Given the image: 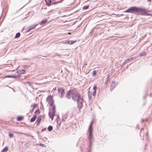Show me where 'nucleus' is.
<instances>
[{
  "label": "nucleus",
  "mask_w": 152,
  "mask_h": 152,
  "mask_svg": "<svg viewBox=\"0 0 152 152\" xmlns=\"http://www.w3.org/2000/svg\"><path fill=\"white\" fill-rule=\"evenodd\" d=\"M67 98L70 99L71 97L75 101L77 102L78 107L79 109L83 106V99L81 97L80 94L75 90H70L68 91L66 96Z\"/></svg>",
  "instance_id": "nucleus-1"
},
{
  "label": "nucleus",
  "mask_w": 152,
  "mask_h": 152,
  "mask_svg": "<svg viewBox=\"0 0 152 152\" xmlns=\"http://www.w3.org/2000/svg\"><path fill=\"white\" fill-rule=\"evenodd\" d=\"M150 12L147 9L143 8L138 7L137 12L138 14L145 15H152L149 13Z\"/></svg>",
  "instance_id": "nucleus-2"
},
{
  "label": "nucleus",
  "mask_w": 152,
  "mask_h": 152,
  "mask_svg": "<svg viewBox=\"0 0 152 152\" xmlns=\"http://www.w3.org/2000/svg\"><path fill=\"white\" fill-rule=\"evenodd\" d=\"M94 122V120H93L91 123L90 125L89 126L88 130L89 131V135L88 137L89 140L91 141L93 139V135L92 134V131L93 130V128L92 125L93 124Z\"/></svg>",
  "instance_id": "nucleus-3"
},
{
  "label": "nucleus",
  "mask_w": 152,
  "mask_h": 152,
  "mask_svg": "<svg viewBox=\"0 0 152 152\" xmlns=\"http://www.w3.org/2000/svg\"><path fill=\"white\" fill-rule=\"evenodd\" d=\"M137 10L138 7H131L129 9L125 11L124 12H129L132 13H137Z\"/></svg>",
  "instance_id": "nucleus-4"
},
{
  "label": "nucleus",
  "mask_w": 152,
  "mask_h": 152,
  "mask_svg": "<svg viewBox=\"0 0 152 152\" xmlns=\"http://www.w3.org/2000/svg\"><path fill=\"white\" fill-rule=\"evenodd\" d=\"M53 98V97L52 96H50L47 99V102L50 107H52L54 105V101Z\"/></svg>",
  "instance_id": "nucleus-5"
},
{
  "label": "nucleus",
  "mask_w": 152,
  "mask_h": 152,
  "mask_svg": "<svg viewBox=\"0 0 152 152\" xmlns=\"http://www.w3.org/2000/svg\"><path fill=\"white\" fill-rule=\"evenodd\" d=\"M58 94H60L61 97L62 95L64 94V90L62 88H60L58 90Z\"/></svg>",
  "instance_id": "nucleus-6"
},
{
  "label": "nucleus",
  "mask_w": 152,
  "mask_h": 152,
  "mask_svg": "<svg viewBox=\"0 0 152 152\" xmlns=\"http://www.w3.org/2000/svg\"><path fill=\"white\" fill-rule=\"evenodd\" d=\"M42 115H40L38 117V118L37 119V125H38L40 123L41 121V120H42Z\"/></svg>",
  "instance_id": "nucleus-7"
},
{
  "label": "nucleus",
  "mask_w": 152,
  "mask_h": 152,
  "mask_svg": "<svg viewBox=\"0 0 152 152\" xmlns=\"http://www.w3.org/2000/svg\"><path fill=\"white\" fill-rule=\"evenodd\" d=\"M77 40L75 41H68L64 43V44H68L69 45H72L74 43L76 42Z\"/></svg>",
  "instance_id": "nucleus-8"
},
{
  "label": "nucleus",
  "mask_w": 152,
  "mask_h": 152,
  "mask_svg": "<svg viewBox=\"0 0 152 152\" xmlns=\"http://www.w3.org/2000/svg\"><path fill=\"white\" fill-rule=\"evenodd\" d=\"M49 115L50 118L51 119V120H52L53 119L54 116L55 115V113H53V112H50L49 113Z\"/></svg>",
  "instance_id": "nucleus-9"
},
{
  "label": "nucleus",
  "mask_w": 152,
  "mask_h": 152,
  "mask_svg": "<svg viewBox=\"0 0 152 152\" xmlns=\"http://www.w3.org/2000/svg\"><path fill=\"white\" fill-rule=\"evenodd\" d=\"M47 21L48 20L47 19H44L40 22L39 24L40 25H42V24H45L47 22Z\"/></svg>",
  "instance_id": "nucleus-10"
},
{
  "label": "nucleus",
  "mask_w": 152,
  "mask_h": 152,
  "mask_svg": "<svg viewBox=\"0 0 152 152\" xmlns=\"http://www.w3.org/2000/svg\"><path fill=\"white\" fill-rule=\"evenodd\" d=\"M23 116H19L17 117V119L18 121H20L23 119Z\"/></svg>",
  "instance_id": "nucleus-11"
},
{
  "label": "nucleus",
  "mask_w": 152,
  "mask_h": 152,
  "mask_svg": "<svg viewBox=\"0 0 152 152\" xmlns=\"http://www.w3.org/2000/svg\"><path fill=\"white\" fill-rule=\"evenodd\" d=\"M46 1L47 5L48 6H50L51 4V0H45Z\"/></svg>",
  "instance_id": "nucleus-12"
},
{
  "label": "nucleus",
  "mask_w": 152,
  "mask_h": 152,
  "mask_svg": "<svg viewBox=\"0 0 152 152\" xmlns=\"http://www.w3.org/2000/svg\"><path fill=\"white\" fill-rule=\"evenodd\" d=\"M18 72L21 74H24L26 73V71L24 70L23 69L21 70L18 71Z\"/></svg>",
  "instance_id": "nucleus-13"
},
{
  "label": "nucleus",
  "mask_w": 152,
  "mask_h": 152,
  "mask_svg": "<svg viewBox=\"0 0 152 152\" xmlns=\"http://www.w3.org/2000/svg\"><path fill=\"white\" fill-rule=\"evenodd\" d=\"M36 115H34L32 118L30 119V121L31 122H33L35 121L36 118Z\"/></svg>",
  "instance_id": "nucleus-14"
},
{
  "label": "nucleus",
  "mask_w": 152,
  "mask_h": 152,
  "mask_svg": "<svg viewBox=\"0 0 152 152\" xmlns=\"http://www.w3.org/2000/svg\"><path fill=\"white\" fill-rule=\"evenodd\" d=\"M8 147L7 146L4 148L2 151V152H6L8 151Z\"/></svg>",
  "instance_id": "nucleus-15"
},
{
  "label": "nucleus",
  "mask_w": 152,
  "mask_h": 152,
  "mask_svg": "<svg viewBox=\"0 0 152 152\" xmlns=\"http://www.w3.org/2000/svg\"><path fill=\"white\" fill-rule=\"evenodd\" d=\"M52 112H53V113L55 112H56V107L54 105H53L52 106Z\"/></svg>",
  "instance_id": "nucleus-16"
},
{
  "label": "nucleus",
  "mask_w": 152,
  "mask_h": 152,
  "mask_svg": "<svg viewBox=\"0 0 152 152\" xmlns=\"http://www.w3.org/2000/svg\"><path fill=\"white\" fill-rule=\"evenodd\" d=\"M20 36V33H17L15 36V38H18Z\"/></svg>",
  "instance_id": "nucleus-17"
},
{
  "label": "nucleus",
  "mask_w": 152,
  "mask_h": 152,
  "mask_svg": "<svg viewBox=\"0 0 152 152\" xmlns=\"http://www.w3.org/2000/svg\"><path fill=\"white\" fill-rule=\"evenodd\" d=\"M48 129L49 131H51L53 129V127L52 126H49L48 127Z\"/></svg>",
  "instance_id": "nucleus-18"
},
{
  "label": "nucleus",
  "mask_w": 152,
  "mask_h": 152,
  "mask_svg": "<svg viewBox=\"0 0 152 152\" xmlns=\"http://www.w3.org/2000/svg\"><path fill=\"white\" fill-rule=\"evenodd\" d=\"M89 6L88 5L85 6L83 7V9L84 10L87 9L89 8Z\"/></svg>",
  "instance_id": "nucleus-19"
},
{
  "label": "nucleus",
  "mask_w": 152,
  "mask_h": 152,
  "mask_svg": "<svg viewBox=\"0 0 152 152\" xmlns=\"http://www.w3.org/2000/svg\"><path fill=\"white\" fill-rule=\"evenodd\" d=\"M140 56H145L146 55L145 52H143L140 54Z\"/></svg>",
  "instance_id": "nucleus-20"
},
{
  "label": "nucleus",
  "mask_w": 152,
  "mask_h": 152,
  "mask_svg": "<svg viewBox=\"0 0 152 152\" xmlns=\"http://www.w3.org/2000/svg\"><path fill=\"white\" fill-rule=\"evenodd\" d=\"M40 113L39 110L38 109L35 112V113L36 114H37V115L39 114Z\"/></svg>",
  "instance_id": "nucleus-21"
},
{
  "label": "nucleus",
  "mask_w": 152,
  "mask_h": 152,
  "mask_svg": "<svg viewBox=\"0 0 152 152\" xmlns=\"http://www.w3.org/2000/svg\"><path fill=\"white\" fill-rule=\"evenodd\" d=\"M97 89V87L96 86H95L93 87V89L94 90V92H96V90Z\"/></svg>",
  "instance_id": "nucleus-22"
},
{
  "label": "nucleus",
  "mask_w": 152,
  "mask_h": 152,
  "mask_svg": "<svg viewBox=\"0 0 152 152\" xmlns=\"http://www.w3.org/2000/svg\"><path fill=\"white\" fill-rule=\"evenodd\" d=\"M9 136L10 138H11L13 137V134L10 133L9 134Z\"/></svg>",
  "instance_id": "nucleus-23"
},
{
  "label": "nucleus",
  "mask_w": 152,
  "mask_h": 152,
  "mask_svg": "<svg viewBox=\"0 0 152 152\" xmlns=\"http://www.w3.org/2000/svg\"><path fill=\"white\" fill-rule=\"evenodd\" d=\"M96 71H94L93 72V75L94 76H95L96 75Z\"/></svg>",
  "instance_id": "nucleus-24"
},
{
  "label": "nucleus",
  "mask_w": 152,
  "mask_h": 152,
  "mask_svg": "<svg viewBox=\"0 0 152 152\" xmlns=\"http://www.w3.org/2000/svg\"><path fill=\"white\" fill-rule=\"evenodd\" d=\"M37 26V25H35V26H31V29H30V30L31 29H33L34 28H35V27Z\"/></svg>",
  "instance_id": "nucleus-25"
},
{
  "label": "nucleus",
  "mask_w": 152,
  "mask_h": 152,
  "mask_svg": "<svg viewBox=\"0 0 152 152\" xmlns=\"http://www.w3.org/2000/svg\"><path fill=\"white\" fill-rule=\"evenodd\" d=\"M39 145L42 146V147H44L45 145L44 144H40Z\"/></svg>",
  "instance_id": "nucleus-26"
},
{
  "label": "nucleus",
  "mask_w": 152,
  "mask_h": 152,
  "mask_svg": "<svg viewBox=\"0 0 152 152\" xmlns=\"http://www.w3.org/2000/svg\"><path fill=\"white\" fill-rule=\"evenodd\" d=\"M37 104H35L34 105L33 107H36L37 106Z\"/></svg>",
  "instance_id": "nucleus-27"
},
{
  "label": "nucleus",
  "mask_w": 152,
  "mask_h": 152,
  "mask_svg": "<svg viewBox=\"0 0 152 152\" xmlns=\"http://www.w3.org/2000/svg\"><path fill=\"white\" fill-rule=\"evenodd\" d=\"M96 92H94V91L93 92V95H95L96 94Z\"/></svg>",
  "instance_id": "nucleus-28"
},
{
  "label": "nucleus",
  "mask_w": 152,
  "mask_h": 152,
  "mask_svg": "<svg viewBox=\"0 0 152 152\" xmlns=\"http://www.w3.org/2000/svg\"><path fill=\"white\" fill-rule=\"evenodd\" d=\"M10 76H7L5 77H10Z\"/></svg>",
  "instance_id": "nucleus-29"
},
{
  "label": "nucleus",
  "mask_w": 152,
  "mask_h": 152,
  "mask_svg": "<svg viewBox=\"0 0 152 152\" xmlns=\"http://www.w3.org/2000/svg\"><path fill=\"white\" fill-rule=\"evenodd\" d=\"M68 34H71V33H70V32H69V33H68Z\"/></svg>",
  "instance_id": "nucleus-30"
},
{
  "label": "nucleus",
  "mask_w": 152,
  "mask_h": 152,
  "mask_svg": "<svg viewBox=\"0 0 152 152\" xmlns=\"http://www.w3.org/2000/svg\"><path fill=\"white\" fill-rule=\"evenodd\" d=\"M151 0H148V1L149 2L151 1Z\"/></svg>",
  "instance_id": "nucleus-31"
}]
</instances>
